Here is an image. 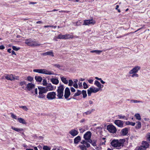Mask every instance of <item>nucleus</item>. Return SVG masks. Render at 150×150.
I'll use <instances>...</instances> for the list:
<instances>
[{
  "instance_id": "052dcab7",
  "label": "nucleus",
  "mask_w": 150,
  "mask_h": 150,
  "mask_svg": "<svg viewBox=\"0 0 150 150\" xmlns=\"http://www.w3.org/2000/svg\"><path fill=\"white\" fill-rule=\"evenodd\" d=\"M5 47L3 45H1L0 46V49L3 50L5 48Z\"/></svg>"
},
{
  "instance_id": "3c124183",
  "label": "nucleus",
  "mask_w": 150,
  "mask_h": 150,
  "mask_svg": "<svg viewBox=\"0 0 150 150\" xmlns=\"http://www.w3.org/2000/svg\"><path fill=\"white\" fill-rule=\"evenodd\" d=\"M83 88L85 89H86L88 88V86L86 83L85 82H84L83 84Z\"/></svg>"
},
{
  "instance_id": "338daca9",
  "label": "nucleus",
  "mask_w": 150,
  "mask_h": 150,
  "mask_svg": "<svg viewBox=\"0 0 150 150\" xmlns=\"http://www.w3.org/2000/svg\"><path fill=\"white\" fill-rule=\"evenodd\" d=\"M79 22H77L76 23V25L77 26H79L80 25V24L79 23Z\"/></svg>"
},
{
  "instance_id": "c756f323",
  "label": "nucleus",
  "mask_w": 150,
  "mask_h": 150,
  "mask_svg": "<svg viewBox=\"0 0 150 150\" xmlns=\"http://www.w3.org/2000/svg\"><path fill=\"white\" fill-rule=\"evenodd\" d=\"M79 147L81 150H86L87 149L86 146L85 145H81L79 146Z\"/></svg>"
},
{
  "instance_id": "ddd939ff",
  "label": "nucleus",
  "mask_w": 150,
  "mask_h": 150,
  "mask_svg": "<svg viewBox=\"0 0 150 150\" xmlns=\"http://www.w3.org/2000/svg\"><path fill=\"white\" fill-rule=\"evenodd\" d=\"M70 95V92L69 89L68 87L66 88L64 92V96L65 98H67Z\"/></svg>"
},
{
  "instance_id": "c9c22d12",
  "label": "nucleus",
  "mask_w": 150,
  "mask_h": 150,
  "mask_svg": "<svg viewBox=\"0 0 150 150\" xmlns=\"http://www.w3.org/2000/svg\"><path fill=\"white\" fill-rule=\"evenodd\" d=\"M118 118H119V119H124V120H127V119L125 116L119 115H118Z\"/></svg>"
},
{
  "instance_id": "dca6fc26",
  "label": "nucleus",
  "mask_w": 150,
  "mask_h": 150,
  "mask_svg": "<svg viewBox=\"0 0 150 150\" xmlns=\"http://www.w3.org/2000/svg\"><path fill=\"white\" fill-rule=\"evenodd\" d=\"M38 89L39 91V92L40 93L42 94H44L45 93L47 92V90L44 87H38Z\"/></svg>"
},
{
  "instance_id": "5fc2aeb1",
  "label": "nucleus",
  "mask_w": 150,
  "mask_h": 150,
  "mask_svg": "<svg viewBox=\"0 0 150 150\" xmlns=\"http://www.w3.org/2000/svg\"><path fill=\"white\" fill-rule=\"evenodd\" d=\"M54 67H56L58 68H59L61 67V66L58 64H54Z\"/></svg>"
},
{
  "instance_id": "9b49d317",
  "label": "nucleus",
  "mask_w": 150,
  "mask_h": 150,
  "mask_svg": "<svg viewBox=\"0 0 150 150\" xmlns=\"http://www.w3.org/2000/svg\"><path fill=\"white\" fill-rule=\"evenodd\" d=\"M114 123L119 127H123V121L120 120H115Z\"/></svg>"
},
{
  "instance_id": "4468645a",
  "label": "nucleus",
  "mask_w": 150,
  "mask_h": 150,
  "mask_svg": "<svg viewBox=\"0 0 150 150\" xmlns=\"http://www.w3.org/2000/svg\"><path fill=\"white\" fill-rule=\"evenodd\" d=\"M44 88L46 90L47 92L48 91H52L54 89V87L51 83L48 84L46 87Z\"/></svg>"
},
{
  "instance_id": "49530a36",
  "label": "nucleus",
  "mask_w": 150,
  "mask_h": 150,
  "mask_svg": "<svg viewBox=\"0 0 150 150\" xmlns=\"http://www.w3.org/2000/svg\"><path fill=\"white\" fill-rule=\"evenodd\" d=\"M12 48L13 50L16 51H18L20 49L19 47H16V46H13L12 47Z\"/></svg>"
},
{
  "instance_id": "5701e85b",
  "label": "nucleus",
  "mask_w": 150,
  "mask_h": 150,
  "mask_svg": "<svg viewBox=\"0 0 150 150\" xmlns=\"http://www.w3.org/2000/svg\"><path fill=\"white\" fill-rule=\"evenodd\" d=\"M94 84L98 87V89H99V90H100V88L103 86V85H102V87L101 85L100 84V83L97 80H96L95 81Z\"/></svg>"
},
{
  "instance_id": "0e129e2a",
  "label": "nucleus",
  "mask_w": 150,
  "mask_h": 150,
  "mask_svg": "<svg viewBox=\"0 0 150 150\" xmlns=\"http://www.w3.org/2000/svg\"><path fill=\"white\" fill-rule=\"evenodd\" d=\"M85 120L84 119H83L80 121V122L81 123H83L85 122Z\"/></svg>"
},
{
  "instance_id": "393cba45",
  "label": "nucleus",
  "mask_w": 150,
  "mask_h": 150,
  "mask_svg": "<svg viewBox=\"0 0 150 150\" xmlns=\"http://www.w3.org/2000/svg\"><path fill=\"white\" fill-rule=\"evenodd\" d=\"M81 140V137L80 136H78L74 139V143L75 144H77Z\"/></svg>"
},
{
  "instance_id": "de8ad7c7",
  "label": "nucleus",
  "mask_w": 150,
  "mask_h": 150,
  "mask_svg": "<svg viewBox=\"0 0 150 150\" xmlns=\"http://www.w3.org/2000/svg\"><path fill=\"white\" fill-rule=\"evenodd\" d=\"M11 117L14 119H17V116L14 115L13 113H11Z\"/></svg>"
},
{
  "instance_id": "680f3d73",
  "label": "nucleus",
  "mask_w": 150,
  "mask_h": 150,
  "mask_svg": "<svg viewBox=\"0 0 150 150\" xmlns=\"http://www.w3.org/2000/svg\"><path fill=\"white\" fill-rule=\"evenodd\" d=\"M35 94L36 95H38V89L37 88H36L35 89Z\"/></svg>"
},
{
  "instance_id": "7c9ffc66",
  "label": "nucleus",
  "mask_w": 150,
  "mask_h": 150,
  "mask_svg": "<svg viewBox=\"0 0 150 150\" xmlns=\"http://www.w3.org/2000/svg\"><path fill=\"white\" fill-rule=\"evenodd\" d=\"M137 125L135 127L136 129H140L141 127V123L140 121H138L136 122Z\"/></svg>"
},
{
  "instance_id": "7ed1b4c3",
  "label": "nucleus",
  "mask_w": 150,
  "mask_h": 150,
  "mask_svg": "<svg viewBox=\"0 0 150 150\" xmlns=\"http://www.w3.org/2000/svg\"><path fill=\"white\" fill-rule=\"evenodd\" d=\"M111 144L115 147H120L123 146V143L120 142V140L118 141V140H113L111 142Z\"/></svg>"
},
{
  "instance_id": "72a5a7b5",
  "label": "nucleus",
  "mask_w": 150,
  "mask_h": 150,
  "mask_svg": "<svg viewBox=\"0 0 150 150\" xmlns=\"http://www.w3.org/2000/svg\"><path fill=\"white\" fill-rule=\"evenodd\" d=\"M39 95L38 96V97L39 98L41 99H44L45 98V95L41 93H40L39 92Z\"/></svg>"
},
{
  "instance_id": "f704fd0d",
  "label": "nucleus",
  "mask_w": 150,
  "mask_h": 150,
  "mask_svg": "<svg viewBox=\"0 0 150 150\" xmlns=\"http://www.w3.org/2000/svg\"><path fill=\"white\" fill-rule=\"evenodd\" d=\"M134 116L136 117V119L139 120H141V118L140 115L139 113H136L134 115Z\"/></svg>"
},
{
  "instance_id": "4c0bfd02",
  "label": "nucleus",
  "mask_w": 150,
  "mask_h": 150,
  "mask_svg": "<svg viewBox=\"0 0 150 150\" xmlns=\"http://www.w3.org/2000/svg\"><path fill=\"white\" fill-rule=\"evenodd\" d=\"M19 108H22L24 110L27 111H28V108H27V107L26 106H20Z\"/></svg>"
},
{
  "instance_id": "ea45409f",
  "label": "nucleus",
  "mask_w": 150,
  "mask_h": 150,
  "mask_svg": "<svg viewBox=\"0 0 150 150\" xmlns=\"http://www.w3.org/2000/svg\"><path fill=\"white\" fill-rule=\"evenodd\" d=\"M92 112V110H88L85 112L83 113V115L85 116V115H88L90 114Z\"/></svg>"
},
{
  "instance_id": "bb28decb",
  "label": "nucleus",
  "mask_w": 150,
  "mask_h": 150,
  "mask_svg": "<svg viewBox=\"0 0 150 150\" xmlns=\"http://www.w3.org/2000/svg\"><path fill=\"white\" fill-rule=\"evenodd\" d=\"M35 78L37 81L39 82H41L42 80V77L39 76H36Z\"/></svg>"
},
{
  "instance_id": "cd10ccee",
  "label": "nucleus",
  "mask_w": 150,
  "mask_h": 150,
  "mask_svg": "<svg viewBox=\"0 0 150 150\" xmlns=\"http://www.w3.org/2000/svg\"><path fill=\"white\" fill-rule=\"evenodd\" d=\"M61 79L62 81L64 84H67L68 83V80L66 79V78L64 77H61Z\"/></svg>"
},
{
  "instance_id": "6ab92c4d",
  "label": "nucleus",
  "mask_w": 150,
  "mask_h": 150,
  "mask_svg": "<svg viewBox=\"0 0 150 150\" xmlns=\"http://www.w3.org/2000/svg\"><path fill=\"white\" fill-rule=\"evenodd\" d=\"M50 81L53 84L55 85H57L59 83V81L57 79L55 78H51L50 79Z\"/></svg>"
},
{
  "instance_id": "6e6d98bb",
  "label": "nucleus",
  "mask_w": 150,
  "mask_h": 150,
  "mask_svg": "<svg viewBox=\"0 0 150 150\" xmlns=\"http://www.w3.org/2000/svg\"><path fill=\"white\" fill-rule=\"evenodd\" d=\"M73 86L76 88H78V85L77 84V83H75L73 85Z\"/></svg>"
},
{
  "instance_id": "412c9836",
  "label": "nucleus",
  "mask_w": 150,
  "mask_h": 150,
  "mask_svg": "<svg viewBox=\"0 0 150 150\" xmlns=\"http://www.w3.org/2000/svg\"><path fill=\"white\" fill-rule=\"evenodd\" d=\"M40 45V44H38L37 42L35 41L31 42V43L29 44V46L32 47L39 46Z\"/></svg>"
},
{
  "instance_id": "e433bc0d",
  "label": "nucleus",
  "mask_w": 150,
  "mask_h": 150,
  "mask_svg": "<svg viewBox=\"0 0 150 150\" xmlns=\"http://www.w3.org/2000/svg\"><path fill=\"white\" fill-rule=\"evenodd\" d=\"M81 93V91L78 90L76 93H75L74 96H78L80 95Z\"/></svg>"
},
{
  "instance_id": "8fccbe9b",
  "label": "nucleus",
  "mask_w": 150,
  "mask_h": 150,
  "mask_svg": "<svg viewBox=\"0 0 150 150\" xmlns=\"http://www.w3.org/2000/svg\"><path fill=\"white\" fill-rule=\"evenodd\" d=\"M27 80L30 81H31L33 79V78L30 76L27 77Z\"/></svg>"
},
{
  "instance_id": "a211bd4d",
  "label": "nucleus",
  "mask_w": 150,
  "mask_h": 150,
  "mask_svg": "<svg viewBox=\"0 0 150 150\" xmlns=\"http://www.w3.org/2000/svg\"><path fill=\"white\" fill-rule=\"evenodd\" d=\"M42 55L44 56L48 55L52 57H54V54L53 52L52 51H48L45 53H43Z\"/></svg>"
},
{
  "instance_id": "13d9d810",
  "label": "nucleus",
  "mask_w": 150,
  "mask_h": 150,
  "mask_svg": "<svg viewBox=\"0 0 150 150\" xmlns=\"http://www.w3.org/2000/svg\"><path fill=\"white\" fill-rule=\"evenodd\" d=\"M71 90L72 92H75V89L72 87L71 88Z\"/></svg>"
},
{
  "instance_id": "2eb2a0df",
  "label": "nucleus",
  "mask_w": 150,
  "mask_h": 150,
  "mask_svg": "<svg viewBox=\"0 0 150 150\" xmlns=\"http://www.w3.org/2000/svg\"><path fill=\"white\" fill-rule=\"evenodd\" d=\"M35 87V85L31 83H28L27 86L28 90L30 91L33 89Z\"/></svg>"
},
{
  "instance_id": "69168bd1",
  "label": "nucleus",
  "mask_w": 150,
  "mask_h": 150,
  "mask_svg": "<svg viewBox=\"0 0 150 150\" xmlns=\"http://www.w3.org/2000/svg\"><path fill=\"white\" fill-rule=\"evenodd\" d=\"M11 52L12 53L11 54L12 55L14 54L15 55H16V53H15V52L14 51H13V50Z\"/></svg>"
},
{
  "instance_id": "6e6552de",
  "label": "nucleus",
  "mask_w": 150,
  "mask_h": 150,
  "mask_svg": "<svg viewBox=\"0 0 150 150\" xmlns=\"http://www.w3.org/2000/svg\"><path fill=\"white\" fill-rule=\"evenodd\" d=\"M96 23V21L93 19L84 20L83 21V25H94Z\"/></svg>"
},
{
  "instance_id": "09e8293b",
  "label": "nucleus",
  "mask_w": 150,
  "mask_h": 150,
  "mask_svg": "<svg viewBox=\"0 0 150 150\" xmlns=\"http://www.w3.org/2000/svg\"><path fill=\"white\" fill-rule=\"evenodd\" d=\"M73 83V81L71 80H69V84L68 85L70 86H71L72 85Z\"/></svg>"
},
{
  "instance_id": "603ef678",
  "label": "nucleus",
  "mask_w": 150,
  "mask_h": 150,
  "mask_svg": "<svg viewBox=\"0 0 150 150\" xmlns=\"http://www.w3.org/2000/svg\"><path fill=\"white\" fill-rule=\"evenodd\" d=\"M25 83L26 82L25 81H21L20 83V85L21 86H22L25 84Z\"/></svg>"
},
{
  "instance_id": "9d476101",
  "label": "nucleus",
  "mask_w": 150,
  "mask_h": 150,
  "mask_svg": "<svg viewBox=\"0 0 150 150\" xmlns=\"http://www.w3.org/2000/svg\"><path fill=\"white\" fill-rule=\"evenodd\" d=\"M18 76H14L12 74H7L5 76V78L6 79L11 81L14 80L15 79H18Z\"/></svg>"
},
{
  "instance_id": "4be33fe9",
  "label": "nucleus",
  "mask_w": 150,
  "mask_h": 150,
  "mask_svg": "<svg viewBox=\"0 0 150 150\" xmlns=\"http://www.w3.org/2000/svg\"><path fill=\"white\" fill-rule=\"evenodd\" d=\"M17 120L19 122L23 124H26V122L25 120L21 117L18 118L17 119Z\"/></svg>"
},
{
  "instance_id": "f3484780",
  "label": "nucleus",
  "mask_w": 150,
  "mask_h": 150,
  "mask_svg": "<svg viewBox=\"0 0 150 150\" xmlns=\"http://www.w3.org/2000/svg\"><path fill=\"white\" fill-rule=\"evenodd\" d=\"M69 133L72 136H76L78 134V132L77 130L74 129H73L69 131Z\"/></svg>"
},
{
  "instance_id": "0eeeda50",
  "label": "nucleus",
  "mask_w": 150,
  "mask_h": 150,
  "mask_svg": "<svg viewBox=\"0 0 150 150\" xmlns=\"http://www.w3.org/2000/svg\"><path fill=\"white\" fill-rule=\"evenodd\" d=\"M56 93L55 92H52L48 93L47 96V98L50 100L55 99L56 98Z\"/></svg>"
},
{
  "instance_id": "4d7b16f0",
  "label": "nucleus",
  "mask_w": 150,
  "mask_h": 150,
  "mask_svg": "<svg viewBox=\"0 0 150 150\" xmlns=\"http://www.w3.org/2000/svg\"><path fill=\"white\" fill-rule=\"evenodd\" d=\"M88 82L92 84L93 83V79H89L88 80Z\"/></svg>"
},
{
  "instance_id": "774afa93",
  "label": "nucleus",
  "mask_w": 150,
  "mask_h": 150,
  "mask_svg": "<svg viewBox=\"0 0 150 150\" xmlns=\"http://www.w3.org/2000/svg\"><path fill=\"white\" fill-rule=\"evenodd\" d=\"M144 120L145 121H148L149 120V118H144Z\"/></svg>"
},
{
  "instance_id": "c85d7f7f",
  "label": "nucleus",
  "mask_w": 150,
  "mask_h": 150,
  "mask_svg": "<svg viewBox=\"0 0 150 150\" xmlns=\"http://www.w3.org/2000/svg\"><path fill=\"white\" fill-rule=\"evenodd\" d=\"M81 143L83 145H85L86 146L87 148H88L90 147V145L85 140H83L81 142Z\"/></svg>"
},
{
  "instance_id": "f8f14e48",
  "label": "nucleus",
  "mask_w": 150,
  "mask_h": 150,
  "mask_svg": "<svg viewBox=\"0 0 150 150\" xmlns=\"http://www.w3.org/2000/svg\"><path fill=\"white\" fill-rule=\"evenodd\" d=\"M149 144L148 142L146 141H143L142 142V145L141 146V148H139V150H141L142 149V148H147L148 147Z\"/></svg>"
},
{
  "instance_id": "1a4fd4ad",
  "label": "nucleus",
  "mask_w": 150,
  "mask_h": 150,
  "mask_svg": "<svg viewBox=\"0 0 150 150\" xmlns=\"http://www.w3.org/2000/svg\"><path fill=\"white\" fill-rule=\"evenodd\" d=\"M141 69V67L138 66H135L131 70L129 71V74H131L137 73L138 71Z\"/></svg>"
},
{
  "instance_id": "bf43d9fd",
  "label": "nucleus",
  "mask_w": 150,
  "mask_h": 150,
  "mask_svg": "<svg viewBox=\"0 0 150 150\" xmlns=\"http://www.w3.org/2000/svg\"><path fill=\"white\" fill-rule=\"evenodd\" d=\"M91 143V144L93 146H95L96 145V142H92Z\"/></svg>"
},
{
  "instance_id": "b1692460",
  "label": "nucleus",
  "mask_w": 150,
  "mask_h": 150,
  "mask_svg": "<svg viewBox=\"0 0 150 150\" xmlns=\"http://www.w3.org/2000/svg\"><path fill=\"white\" fill-rule=\"evenodd\" d=\"M73 38V36L69 34H66L64 35V39H72Z\"/></svg>"
},
{
  "instance_id": "a18cd8bd",
  "label": "nucleus",
  "mask_w": 150,
  "mask_h": 150,
  "mask_svg": "<svg viewBox=\"0 0 150 150\" xmlns=\"http://www.w3.org/2000/svg\"><path fill=\"white\" fill-rule=\"evenodd\" d=\"M42 85L43 86H45L47 85V80L45 79H43L42 81Z\"/></svg>"
},
{
  "instance_id": "79ce46f5",
  "label": "nucleus",
  "mask_w": 150,
  "mask_h": 150,
  "mask_svg": "<svg viewBox=\"0 0 150 150\" xmlns=\"http://www.w3.org/2000/svg\"><path fill=\"white\" fill-rule=\"evenodd\" d=\"M131 74H132L131 76L132 77H138L139 76V75L137 73Z\"/></svg>"
},
{
  "instance_id": "39448f33",
  "label": "nucleus",
  "mask_w": 150,
  "mask_h": 150,
  "mask_svg": "<svg viewBox=\"0 0 150 150\" xmlns=\"http://www.w3.org/2000/svg\"><path fill=\"white\" fill-rule=\"evenodd\" d=\"M99 91V89H98V88L95 87H91L87 90L88 95L90 96L91 95V93H96Z\"/></svg>"
},
{
  "instance_id": "2f4dec72",
  "label": "nucleus",
  "mask_w": 150,
  "mask_h": 150,
  "mask_svg": "<svg viewBox=\"0 0 150 150\" xmlns=\"http://www.w3.org/2000/svg\"><path fill=\"white\" fill-rule=\"evenodd\" d=\"M125 124L127 125H131L132 126H134L135 125V123L129 121H127L125 122Z\"/></svg>"
},
{
  "instance_id": "20e7f679",
  "label": "nucleus",
  "mask_w": 150,
  "mask_h": 150,
  "mask_svg": "<svg viewBox=\"0 0 150 150\" xmlns=\"http://www.w3.org/2000/svg\"><path fill=\"white\" fill-rule=\"evenodd\" d=\"M91 135V133L90 131L87 132L84 135L83 138L87 142L91 143L92 140L90 139Z\"/></svg>"
},
{
  "instance_id": "aec40b11",
  "label": "nucleus",
  "mask_w": 150,
  "mask_h": 150,
  "mask_svg": "<svg viewBox=\"0 0 150 150\" xmlns=\"http://www.w3.org/2000/svg\"><path fill=\"white\" fill-rule=\"evenodd\" d=\"M122 134L123 136H125L127 135L128 132V129L125 128L122 129L121 131Z\"/></svg>"
},
{
  "instance_id": "a19ab883",
  "label": "nucleus",
  "mask_w": 150,
  "mask_h": 150,
  "mask_svg": "<svg viewBox=\"0 0 150 150\" xmlns=\"http://www.w3.org/2000/svg\"><path fill=\"white\" fill-rule=\"evenodd\" d=\"M131 102L134 103H142V101L134 100H131Z\"/></svg>"
},
{
  "instance_id": "c03bdc74",
  "label": "nucleus",
  "mask_w": 150,
  "mask_h": 150,
  "mask_svg": "<svg viewBox=\"0 0 150 150\" xmlns=\"http://www.w3.org/2000/svg\"><path fill=\"white\" fill-rule=\"evenodd\" d=\"M64 35L59 34L58 35L57 38L59 39H64Z\"/></svg>"
},
{
  "instance_id": "a878e982",
  "label": "nucleus",
  "mask_w": 150,
  "mask_h": 150,
  "mask_svg": "<svg viewBox=\"0 0 150 150\" xmlns=\"http://www.w3.org/2000/svg\"><path fill=\"white\" fill-rule=\"evenodd\" d=\"M11 128L13 129L18 132H20L21 131H23V129L22 128H15L13 126L11 127Z\"/></svg>"
},
{
  "instance_id": "e2e57ef3",
  "label": "nucleus",
  "mask_w": 150,
  "mask_h": 150,
  "mask_svg": "<svg viewBox=\"0 0 150 150\" xmlns=\"http://www.w3.org/2000/svg\"><path fill=\"white\" fill-rule=\"evenodd\" d=\"M60 12H63L65 13H68L69 12V11H59Z\"/></svg>"
},
{
  "instance_id": "f257e3e1",
  "label": "nucleus",
  "mask_w": 150,
  "mask_h": 150,
  "mask_svg": "<svg viewBox=\"0 0 150 150\" xmlns=\"http://www.w3.org/2000/svg\"><path fill=\"white\" fill-rule=\"evenodd\" d=\"M33 71L46 75H54V73L53 71H49L45 69H34L33 70Z\"/></svg>"
},
{
  "instance_id": "58836bf2",
  "label": "nucleus",
  "mask_w": 150,
  "mask_h": 150,
  "mask_svg": "<svg viewBox=\"0 0 150 150\" xmlns=\"http://www.w3.org/2000/svg\"><path fill=\"white\" fill-rule=\"evenodd\" d=\"M81 93L82 94L83 98H85L87 96V94L86 91L83 90L81 92Z\"/></svg>"
},
{
  "instance_id": "f03ea898",
  "label": "nucleus",
  "mask_w": 150,
  "mask_h": 150,
  "mask_svg": "<svg viewBox=\"0 0 150 150\" xmlns=\"http://www.w3.org/2000/svg\"><path fill=\"white\" fill-rule=\"evenodd\" d=\"M64 90V86L62 85H60L58 87V89L57 90V96L58 97L59 99L62 98L63 96Z\"/></svg>"
},
{
  "instance_id": "423d86ee",
  "label": "nucleus",
  "mask_w": 150,
  "mask_h": 150,
  "mask_svg": "<svg viewBox=\"0 0 150 150\" xmlns=\"http://www.w3.org/2000/svg\"><path fill=\"white\" fill-rule=\"evenodd\" d=\"M107 129L110 133H114L116 132L117 129L115 127L112 125H109L107 127Z\"/></svg>"
},
{
  "instance_id": "473e14b6",
  "label": "nucleus",
  "mask_w": 150,
  "mask_h": 150,
  "mask_svg": "<svg viewBox=\"0 0 150 150\" xmlns=\"http://www.w3.org/2000/svg\"><path fill=\"white\" fill-rule=\"evenodd\" d=\"M102 50H92L90 52L91 53H96L99 54H100L102 52Z\"/></svg>"
},
{
  "instance_id": "864d4df0",
  "label": "nucleus",
  "mask_w": 150,
  "mask_h": 150,
  "mask_svg": "<svg viewBox=\"0 0 150 150\" xmlns=\"http://www.w3.org/2000/svg\"><path fill=\"white\" fill-rule=\"evenodd\" d=\"M29 40H25V43L26 44L28 45H29V44H30V43H31V42L29 41Z\"/></svg>"
},
{
  "instance_id": "37998d69",
  "label": "nucleus",
  "mask_w": 150,
  "mask_h": 150,
  "mask_svg": "<svg viewBox=\"0 0 150 150\" xmlns=\"http://www.w3.org/2000/svg\"><path fill=\"white\" fill-rule=\"evenodd\" d=\"M43 148L44 150H50V148L46 146H44Z\"/></svg>"
}]
</instances>
